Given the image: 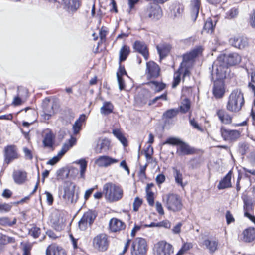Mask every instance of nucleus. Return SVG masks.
<instances>
[{
	"instance_id": "1",
	"label": "nucleus",
	"mask_w": 255,
	"mask_h": 255,
	"mask_svg": "<svg viewBox=\"0 0 255 255\" xmlns=\"http://www.w3.org/2000/svg\"><path fill=\"white\" fill-rule=\"evenodd\" d=\"M202 51V47L198 46L183 55V61L181 64L180 67L174 74V81L172 84L173 88H175L179 84L181 74H183V78L187 76H189V68L192 66L195 58L201 55Z\"/></svg>"
},
{
	"instance_id": "2",
	"label": "nucleus",
	"mask_w": 255,
	"mask_h": 255,
	"mask_svg": "<svg viewBox=\"0 0 255 255\" xmlns=\"http://www.w3.org/2000/svg\"><path fill=\"white\" fill-rule=\"evenodd\" d=\"M241 56L237 53L233 52L227 55H220L214 62L212 68L227 74L229 72L228 66H234L240 63Z\"/></svg>"
},
{
	"instance_id": "3",
	"label": "nucleus",
	"mask_w": 255,
	"mask_h": 255,
	"mask_svg": "<svg viewBox=\"0 0 255 255\" xmlns=\"http://www.w3.org/2000/svg\"><path fill=\"white\" fill-rule=\"evenodd\" d=\"M227 74L212 68L211 73L212 79L214 81L213 93L216 98H220L225 93L224 80L226 77Z\"/></svg>"
},
{
	"instance_id": "4",
	"label": "nucleus",
	"mask_w": 255,
	"mask_h": 255,
	"mask_svg": "<svg viewBox=\"0 0 255 255\" xmlns=\"http://www.w3.org/2000/svg\"><path fill=\"white\" fill-rule=\"evenodd\" d=\"M244 104L243 95L239 89H235L230 94L226 105L227 109L232 112L240 111Z\"/></svg>"
},
{
	"instance_id": "5",
	"label": "nucleus",
	"mask_w": 255,
	"mask_h": 255,
	"mask_svg": "<svg viewBox=\"0 0 255 255\" xmlns=\"http://www.w3.org/2000/svg\"><path fill=\"white\" fill-rule=\"evenodd\" d=\"M103 194L107 200L115 202L122 198L123 191L120 186L112 183H108L103 186Z\"/></svg>"
},
{
	"instance_id": "6",
	"label": "nucleus",
	"mask_w": 255,
	"mask_h": 255,
	"mask_svg": "<svg viewBox=\"0 0 255 255\" xmlns=\"http://www.w3.org/2000/svg\"><path fill=\"white\" fill-rule=\"evenodd\" d=\"M163 202L165 207L170 211L178 212L182 209L181 198L175 194H169L163 197Z\"/></svg>"
},
{
	"instance_id": "7",
	"label": "nucleus",
	"mask_w": 255,
	"mask_h": 255,
	"mask_svg": "<svg viewBox=\"0 0 255 255\" xmlns=\"http://www.w3.org/2000/svg\"><path fill=\"white\" fill-rule=\"evenodd\" d=\"M140 15L142 19L149 18L153 20H157L162 17V11L158 5H149L141 11Z\"/></svg>"
},
{
	"instance_id": "8",
	"label": "nucleus",
	"mask_w": 255,
	"mask_h": 255,
	"mask_svg": "<svg viewBox=\"0 0 255 255\" xmlns=\"http://www.w3.org/2000/svg\"><path fill=\"white\" fill-rule=\"evenodd\" d=\"M148 250L146 240L142 238H136L132 242L131 255H146Z\"/></svg>"
},
{
	"instance_id": "9",
	"label": "nucleus",
	"mask_w": 255,
	"mask_h": 255,
	"mask_svg": "<svg viewBox=\"0 0 255 255\" xmlns=\"http://www.w3.org/2000/svg\"><path fill=\"white\" fill-rule=\"evenodd\" d=\"M108 236L105 233H100L95 236L92 240L93 248L99 252L106 251L109 246Z\"/></svg>"
},
{
	"instance_id": "10",
	"label": "nucleus",
	"mask_w": 255,
	"mask_h": 255,
	"mask_svg": "<svg viewBox=\"0 0 255 255\" xmlns=\"http://www.w3.org/2000/svg\"><path fill=\"white\" fill-rule=\"evenodd\" d=\"M153 252L154 255H172L174 253V248L166 241H160L154 245Z\"/></svg>"
},
{
	"instance_id": "11",
	"label": "nucleus",
	"mask_w": 255,
	"mask_h": 255,
	"mask_svg": "<svg viewBox=\"0 0 255 255\" xmlns=\"http://www.w3.org/2000/svg\"><path fill=\"white\" fill-rule=\"evenodd\" d=\"M76 185L72 182H66L63 187L62 198L67 204H72L76 202L78 197L75 195Z\"/></svg>"
},
{
	"instance_id": "12",
	"label": "nucleus",
	"mask_w": 255,
	"mask_h": 255,
	"mask_svg": "<svg viewBox=\"0 0 255 255\" xmlns=\"http://www.w3.org/2000/svg\"><path fill=\"white\" fill-rule=\"evenodd\" d=\"M4 162L9 164L12 161L19 158L20 155L18 149L14 145H10L5 147L4 149Z\"/></svg>"
},
{
	"instance_id": "13",
	"label": "nucleus",
	"mask_w": 255,
	"mask_h": 255,
	"mask_svg": "<svg viewBox=\"0 0 255 255\" xmlns=\"http://www.w3.org/2000/svg\"><path fill=\"white\" fill-rule=\"evenodd\" d=\"M96 214L94 211L89 210L85 212L79 222V227L81 230H85L88 225L90 226L96 218Z\"/></svg>"
},
{
	"instance_id": "14",
	"label": "nucleus",
	"mask_w": 255,
	"mask_h": 255,
	"mask_svg": "<svg viewBox=\"0 0 255 255\" xmlns=\"http://www.w3.org/2000/svg\"><path fill=\"white\" fill-rule=\"evenodd\" d=\"M119 162L118 159L113 158L108 155L99 156L95 161V163L99 167H108Z\"/></svg>"
},
{
	"instance_id": "15",
	"label": "nucleus",
	"mask_w": 255,
	"mask_h": 255,
	"mask_svg": "<svg viewBox=\"0 0 255 255\" xmlns=\"http://www.w3.org/2000/svg\"><path fill=\"white\" fill-rule=\"evenodd\" d=\"M220 132L225 140H235L240 136V132L237 130H231L221 127Z\"/></svg>"
},
{
	"instance_id": "16",
	"label": "nucleus",
	"mask_w": 255,
	"mask_h": 255,
	"mask_svg": "<svg viewBox=\"0 0 255 255\" xmlns=\"http://www.w3.org/2000/svg\"><path fill=\"white\" fill-rule=\"evenodd\" d=\"M230 44L236 48L242 49L248 45V39L246 37L235 36L229 39Z\"/></svg>"
},
{
	"instance_id": "17",
	"label": "nucleus",
	"mask_w": 255,
	"mask_h": 255,
	"mask_svg": "<svg viewBox=\"0 0 255 255\" xmlns=\"http://www.w3.org/2000/svg\"><path fill=\"white\" fill-rule=\"evenodd\" d=\"M160 68L153 61H149L146 63V74L148 78H154L159 75Z\"/></svg>"
},
{
	"instance_id": "18",
	"label": "nucleus",
	"mask_w": 255,
	"mask_h": 255,
	"mask_svg": "<svg viewBox=\"0 0 255 255\" xmlns=\"http://www.w3.org/2000/svg\"><path fill=\"white\" fill-rule=\"evenodd\" d=\"M244 202V215L249 219L255 223V217L252 216L249 212L252 210V201L249 199L246 195H244L242 197Z\"/></svg>"
},
{
	"instance_id": "19",
	"label": "nucleus",
	"mask_w": 255,
	"mask_h": 255,
	"mask_svg": "<svg viewBox=\"0 0 255 255\" xmlns=\"http://www.w3.org/2000/svg\"><path fill=\"white\" fill-rule=\"evenodd\" d=\"M240 240L245 242H251L255 239V229L248 228L239 236Z\"/></svg>"
},
{
	"instance_id": "20",
	"label": "nucleus",
	"mask_w": 255,
	"mask_h": 255,
	"mask_svg": "<svg viewBox=\"0 0 255 255\" xmlns=\"http://www.w3.org/2000/svg\"><path fill=\"white\" fill-rule=\"evenodd\" d=\"M201 7V0H191L190 9L191 18L195 21L198 15Z\"/></svg>"
},
{
	"instance_id": "21",
	"label": "nucleus",
	"mask_w": 255,
	"mask_h": 255,
	"mask_svg": "<svg viewBox=\"0 0 255 255\" xmlns=\"http://www.w3.org/2000/svg\"><path fill=\"white\" fill-rule=\"evenodd\" d=\"M194 153V149L193 148L182 141L178 146H177L176 154L179 156L191 155Z\"/></svg>"
},
{
	"instance_id": "22",
	"label": "nucleus",
	"mask_w": 255,
	"mask_h": 255,
	"mask_svg": "<svg viewBox=\"0 0 255 255\" xmlns=\"http://www.w3.org/2000/svg\"><path fill=\"white\" fill-rule=\"evenodd\" d=\"M46 255H66L65 251L55 244L48 246L46 251Z\"/></svg>"
},
{
	"instance_id": "23",
	"label": "nucleus",
	"mask_w": 255,
	"mask_h": 255,
	"mask_svg": "<svg viewBox=\"0 0 255 255\" xmlns=\"http://www.w3.org/2000/svg\"><path fill=\"white\" fill-rule=\"evenodd\" d=\"M28 97V91L26 89H18L17 96L13 99L12 104L14 106H18L24 103Z\"/></svg>"
},
{
	"instance_id": "24",
	"label": "nucleus",
	"mask_w": 255,
	"mask_h": 255,
	"mask_svg": "<svg viewBox=\"0 0 255 255\" xmlns=\"http://www.w3.org/2000/svg\"><path fill=\"white\" fill-rule=\"evenodd\" d=\"M110 145V141L106 138L99 139L95 150L97 153H101L103 152H106L109 149Z\"/></svg>"
},
{
	"instance_id": "25",
	"label": "nucleus",
	"mask_w": 255,
	"mask_h": 255,
	"mask_svg": "<svg viewBox=\"0 0 255 255\" xmlns=\"http://www.w3.org/2000/svg\"><path fill=\"white\" fill-rule=\"evenodd\" d=\"M110 230L112 232H117L125 229V223L117 218H112L109 223Z\"/></svg>"
},
{
	"instance_id": "26",
	"label": "nucleus",
	"mask_w": 255,
	"mask_h": 255,
	"mask_svg": "<svg viewBox=\"0 0 255 255\" xmlns=\"http://www.w3.org/2000/svg\"><path fill=\"white\" fill-rule=\"evenodd\" d=\"M133 47L136 51L143 55L145 60H147L149 54L145 43L137 41L134 43Z\"/></svg>"
},
{
	"instance_id": "27",
	"label": "nucleus",
	"mask_w": 255,
	"mask_h": 255,
	"mask_svg": "<svg viewBox=\"0 0 255 255\" xmlns=\"http://www.w3.org/2000/svg\"><path fill=\"white\" fill-rule=\"evenodd\" d=\"M62 2L69 10L75 11L80 6L81 0H62Z\"/></svg>"
},
{
	"instance_id": "28",
	"label": "nucleus",
	"mask_w": 255,
	"mask_h": 255,
	"mask_svg": "<svg viewBox=\"0 0 255 255\" xmlns=\"http://www.w3.org/2000/svg\"><path fill=\"white\" fill-rule=\"evenodd\" d=\"M51 222L53 228L57 231H60L63 227V219L58 213L52 215Z\"/></svg>"
},
{
	"instance_id": "29",
	"label": "nucleus",
	"mask_w": 255,
	"mask_h": 255,
	"mask_svg": "<svg viewBox=\"0 0 255 255\" xmlns=\"http://www.w3.org/2000/svg\"><path fill=\"white\" fill-rule=\"evenodd\" d=\"M54 139L55 136L51 131L46 133L42 141L44 147L48 148L52 147L54 143Z\"/></svg>"
},
{
	"instance_id": "30",
	"label": "nucleus",
	"mask_w": 255,
	"mask_h": 255,
	"mask_svg": "<svg viewBox=\"0 0 255 255\" xmlns=\"http://www.w3.org/2000/svg\"><path fill=\"white\" fill-rule=\"evenodd\" d=\"M69 150V146L67 145H63L61 150L58 153L57 155L50 159L47 162V164L53 165L57 163L65 153Z\"/></svg>"
},
{
	"instance_id": "31",
	"label": "nucleus",
	"mask_w": 255,
	"mask_h": 255,
	"mask_svg": "<svg viewBox=\"0 0 255 255\" xmlns=\"http://www.w3.org/2000/svg\"><path fill=\"white\" fill-rule=\"evenodd\" d=\"M203 245L205 246L210 253L215 252L218 248V242L214 239H207L204 240Z\"/></svg>"
},
{
	"instance_id": "32",
	"label": "nucleus",
	"mask_w": 255,
	"mask_h": 255,
	"mask_svg": "<svg viewBox=\"0 0 255 255\" xmlns=\"http://www.w3.org/2000/svg\"><path fill=\"white\" fill-rule=\"evenodd\" d=\"M13 178L16 183L21 184L26 180L27 173L20 170L15 171L13 173Z\"/></svg>"
},
{
	"instance_id": "33",
	"label": "nucleus",
	"mask_w": 255,
	"mask_h": 255,
	"mask_svg": "<svg viewBox=\"0 0 255 255\" xmlns=\"http://www.w3.org/2000/svg\"><path fill=\"white\" fill-rule=\"evenodd\" d=\"M217 115L222 123L225 124L231 123L232 117L226 111L219 110L217 111Z\"/></svg>"
},
{
	"instance_id": "34",
	"label": "nucleus",
	"mask_w": 255,
	"mask_h": 255,
	"mask_svg": "<svg viewBox=\"0 0 255 255\" xmlns=\"http://www.w3.org/2000/svg\"><path fill=\"white\" fill-rule=\"evenodd\" d=\"M231 172H229L226 176L220 182L218 185L219 189H223L228 188L231 186Z\"/></svg>"
},
{
	"instance_id": "35",
	"label": "nucleus",
	"mask_w": 255,
	"mask_h": 255,
	"mask_svg": "<svg viewBox=\"0 0 255 255\" xmlns=\"http://www.w3.org/2000/svg\"><path fill=\"white\" fill-rule=\"evenodd\" d=\"M80 165V178L85 179V172L87 167V162L85 159H81L75 162Z\"/></svg>"
},
{
	"instance_id": "36",
	"label": "nucleus",
	"mask_w": 255,
	"mask_h": 255,
	"mask_svg": "<svg viewBox=\"0 0 255 255\" xmlns=\"http://www.w3.org/2000/svg\"><path fill=\"white\" fill-rule=\"evenodd\" d=\"M155 92H159L165 88V84L156 81H150L147 83Z\"/></svg>"
},
{
	"instance_id": "37",
	"label": "nucleus",
	"mask_w": 255,
	"mask_h": 255,
	"mask_svg": "<svg viewBox=\"0 0 255 255\" xmlns=\"http://www.w3.org/2000/svg\"><path fill=\"white\" fill-rule=\"evenodd\" d=\"M114 106L110 102H104L100 108V112L102 115H107L113 112Z\"/></svg>"
},
{
	"instance_id": "38",
	"label": "nucleus",
	"mask_w": 255,
	"mask_h": 255,
	"mask_svg": "<svg viewBox=\"0 0 255 255\" xmlns=\"http://www.w3.org/2000/svg\"><path fill=\"white\" fill-rule=\"evenodd\" d=\"M86 119V116L85 115H82L75 122L72 128L74 134H76L81 129L82 123L84 122Z\"/></svg>"
},
{
	"instance_id": "39",
	"label": "nucleus",
	"mask_w": 255,
	"mask_h": 255,
	"mask_svg": "<svg viewBox=\"0 0 255 255\" xmlns=\"http://www.w3.org/2000/svg\"><path fill=\"white\" fill-rule=\"evenodd\" d=\"M158 52L160 55V59L165 57L169 53L170 47L167 44H160L157 46Z\"/></svg>"
},
{
	"instance_id": "40",
	"label": "nucleus",
	"mask_w": 255,
	"mask_h": 255,
	"mask_svg": "<svg viewBox=\"0 0 255 255\" xmlns=\"http://www.w3.org/2000/svg\"><path fill=\"white\" fill-rule=\"evenodd\" d=\"M130 52L129 47L124 45L120 50L119 52V63H121V62L125 61L128 56V55Z\"/></svg>"
},
{
	"instance_id": "41",
	"label": "nucleus",
	"mask_w": 255,
	"mask_h": 255,
	"mask_svg": "<svg viewBox=\"0 0 255 255\" xmlns=\"http://www.w3.org/2000/svg\"><path fill=\"white\" fill-rule=\"evenodd\" d=\"M112 132L114 136H115L119 140V141H120V142L124 146H126L127 145V140L120 129H114L113 130Z\"/></svg>"
},
{
	"instance_id": "42",
	"label": "nucleus",
	"mask_w": 255,
	"mask_h": 255,
	"mask_svg": "<svg viewBox=\"0 0 255 255\" xmlns=\"http://www.w3.org/2000/svg\"><path fill=\"white\" fill-rule=\"evenodd\" d=\"M215 23L214 24L211 18H208L205 23L203 31L208 33H212L214 29Z\"/></svg>"
},
{
	"instance_id": "43",
	"label": "nucleus",
	"mask_w": 255,
	"mask_h": 255,
	"mask_svg": "<svg viewBox=\"0 0 255 255\" xmlns=\"http://www.w3.org/2000/svg\"><path fill=\"white\" fill-rule=\"evenodd\" d=\"M178 109H171L164 113L163 117L164 119H170L175 117L178 113Z\"/></svg>"
},
{
	"instance_id": "44",
	"label": "nucleus",
	"mask_w": 255,
	"mask_h": 255,
	"mask_svg": "<svg viewBox=\"0 0 255 255\" xmlns=\"http://www.w3.org/2000/svg\"><path fill=\"white\" fill-rule=\"evenodd\" d=\"M173 174L174 176L175 179L176 183H177L178 185L183 186V177H182V174L180 172V171L178 170L176 168H173Z\"/></svg>"
},
{
	"instance_id": "45",
	"label": "nucleus",
	"mask_w": 255,
	"mask_h": 255,
	"mask_svg": "<svg viewBox=\"0 0 255 255\" xmlns=\"http://www.w3.org/2000/svg\"><path fill=\"white\" fill-rule=\"evenodd\" d=\"M16 219L14 218L12 221H11L8 217H2L0 218V225L4 226H12L16 223Z\"/></svg>"
},
{
	"instance_id": "46",
	"label": "nucleus",
	"mask_w": 255,
	"mask_h": 255,
	"mask_svg": "<svg viewBox=\"0 0 255 255\" xmlns=\"http://www.w3.org/2000/svg\"><path fill=\"white\" fill-rule=\"evenodd\" d=\"M192 247L193 245L192 243L188 242L185 243L175 255H183L186 252H187Z\"/></svg>"
},
{
	"instance_id": "47",
	"label": "nucleus",
	"mask_w": 255,
	"mask_h": 255,
	"mask_svg": "<svg viewBox=\"0 0 255 255\" xmlns=\"http://www.w3.org/2000/svg\"><path fill=\"white\" fill-rule=\"evenodd\" d=\"M190 108V102L188 99H184L181 102L180 106V111L181 112L185 113L189 111Z\"/></svg>"
},
{
	"instance_id": "48",
	"label": "nucleus",
	"mask_w": 255,
	"mask_h": 255,
	"mask_svg": "<svg viewBox=\"0 0 255 255\" xmlns=\"http://www.w3.org/2000/svg\"><path fill=\"white\" fill-rule=\"evenodd\" d=\"M146 199L148 204L150 206H153L154 204V193L150 191L148 188H146Z\"/></svg>"
},
{
	"instance_id": "49",
	"label": "nucleus",
	"mask_w": 255,
	"mask_h": 255,
	"mask_svg": "<svg viewBox=\"0 0 255 255\" xmlns=\"http://www.w3.org/2000/svg\"><path fill=\"white\" fill-rule=\"evenodd\" d=\"M238 14V10L235 8H233L226 13V18L228 19H232L236 17Z\"/></svg>"
},
{
	"instance_id": "50",
	"label": "nucleus",
	"mask_w": 255,
	"mask_h": 255,
	"mask_svg": "<svg viewBox=\"0 0 255 255\" xmlns=\"http://www.w3.org/2000/svg\"><path fill=\"white\" fill-rule=\"evenodd\" d=\"M162 100L164 101L167 100V95L166 93H164L163 94L161 95L160 96H157L155 97L154 99H153L152 100H151L149 102L148 105H151L154 103H155L158 100Z\"/></svg>"
},
{
	"instance_id": "51",
	"label": "nucleus",
	"mask_w": 255,
	"mask_h": 255,
	"mask_svg": "<svg viewBox=\"0 0 255 255\" xmlns=\"http://www.w3.org/2000/svg\"><path fill=\"white\" fill-rule=\"evenodd\" d=\"M249 23L253 28L255 29V9L251 11L249 14Z\"/></svg>"
},
{
	"instance_id": "52",
	"label": "nucleus",
	"mask_w": 255,
	"mask_h": 255,
	"mask_svg": "<svg viewBox=\"0 0 255 255\" xmlns=\"http://www.w3.org/2000/svg\"><path fill=\"white\" fill-rule=\"evenodd\" d=\"M40 229L37 227H33L29 230V234L34 238H36L39 237L40 234Z\"/></svg>"
},
{
	"instance_id": "53",
	"label": "nucleus",
	"mask_w": 255,
	"mask_h": 255,
	"mask_svg": "<svg viewBox=\"0 0 255 255\" xmlns=\"http://www.w3.org/2000/svg\"><path fill=\"white\" fill-rule=\"evenodd\" d=\"M181 141L176 138H169L165 142L163 143V144H168L171 145H178L181 143Z\"/></svg>"
},
{
	"instance_id": "54",
	"label": "nucleus",
	"mask_w": 255,
	"mask_h": 255,
	"mask_svg": "<svg viewBox=\"0 0 255 255\" xmlns=\"http://www.w3.org/2000/svg\"><path fill=\"white\" fill-rule=\"evenodd\" d=\"M142 203V199H140L138 197H136L134 199L133 204V210L135 211H137L138 210L139 208L141 206V205Z\"/></svg>"
},
{
	"instance_id": "55",
	"label": "nucleus",
	"mask_w": 255,
	"mask_h": 255,
	"mask_svg": "<svg viewBox=\"0 0 255 255\" xmlns=\"http://www.w3.org/2000/svg\"><path fill=\"white\" fill-rule=\"evenodd\" d=\"M11 206L9 204H0V212H8L10 210Z\"/></svg>"
},
{
	"instance_id": "56",
	"label": "nucleus",
	"mask_w": 255,
	"mask_h": 255,
	"mask_svg": "<svg viewBox=\"0 0 255 255\" xmlns=\"http://www.w3.org/2000/svg\"><path fill=\"white\" fill-rule=\"evenodd\" d=\"M173 11L174 17H178L182 14L183 9L181 6L178 5L175 7V9H173Z\"/></svg>"
},
{
	"instance_id": "57",
	"label": "nucleus",
	"mask_w": 255,
	"mask_h": 255,
	"mask_svg": "<svg viewBox=\"0 0 255 255\" xmlns=\"http://www.w3.org/2000/svg\"><path fill=\"white\" fill-rule=\"evenodd\" d=\"M23 150L26 159L31 160L33 158L31 151L27 147H24Z\"/></svg>"
},
{
	"instance_id": "58",
	"label": "nucleus",
	"mask_w": 255,
	"mask_h": 255,
	"mask_svg": "<svg viewBox=\"0 0 255 255\" xmlns=\"http://www.w3.org/2000/svg\"><path fill=\"white\" fill-rule=\"evenodd\" d=\"M155 206H156V211H157V212L160 215H164V210L162 207V205L161 203L158 201H157L156 202Z\"/></svg>"
},
{
	"instance_id": "59",
	"label": "nucleus",
	"mask_w": 255,
	"mask_h": 255,
	"mask_svg": "<svg viewBox=\"0 0 255 255\" xmlns=\"http://www.w3.org/2000/svg\"><path fill=\"white\" fill-rule=\"evenodd\" d=\"M117 80H118L119 89L121 91L124 90L125 88V84L124 80L123 79L122 77H119V76L118 74Z\"/></svg>"
},
{
	"instance_id": "60",
	"label": "nucleus",
	"mask_w": 255,
	"mask_h": 255,
	"mask_svg": "<svg viewBox=\"0 0 255 255\" xmlns=\"http://www.w3.org/2000/svg\"><path fill=\"white\" fill-rule=\"evenodd\" d=\"M46 196V201L48 204L50 205H52L53 202V197L52 195L48 191H45V193Z\"/></svg>"
},
{
	"instance_id": "61",
	"label": "nucleus",
	"mask_w": 255,
	"mask_h": 255,
	"mask_svg": "<svg viewBox=\"0 0 255 255\" xmlns=\"http://www.w3.org/2000/svg\"><path fill=\"white\" fill-rule=\"evenodd\" d=\"M107 33V30L105 28L102 27L99 32V35L100 37L101 41H104L105 40L106 36Z\"/></svg>"
},
{
	"instance_id": "62",
	"label": "nucleus",
	"mask_w": 255,
	"mask_h": 255,
	"mask_svg": "<svg viewBox=\"0 0 255 255\" xmlns=\"http://www.w3.org/2000/svg\"><path fill=\"white\" fill-rule=\"evenodd\" d=\"M165 180V176L162 174L158 175L156 178V181L158 184H162Z\"/></svg>"
},
{
	"instance_id": "63",
	"label": "nucleus",
	"mask_w": 255,
	"mask_h": 255,
	"mask_svg": "<svg viewBox=\"0 0 255 255\" xmlns=\"http://www.w3.org/2000/svg\"><path fill=\"white\" fill-rule=\"evenodd\" d=\"M146 166L147 165H145V166L140 167V171L139 172V176L140 178H145V170Z\"/></svg>"
},
{
	"instance_id": "64",
	"label": "nucleus",
	"mask_w": 255,
	"mask_h": 255,
	"mask_svg": "<svg viewBox=\"0 0 255 255\" xmlns=\"http://www.w3.org/2000/svg\"><path fill=\"white\" fill-rule=\"evenodd\" d=\"M159 227H164L166 228H169L171 226L170 222L168 220H165L158 223Z\"/></svg>"
}]
</instances>
